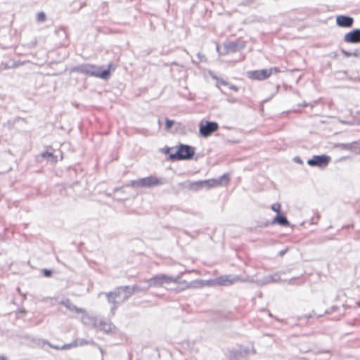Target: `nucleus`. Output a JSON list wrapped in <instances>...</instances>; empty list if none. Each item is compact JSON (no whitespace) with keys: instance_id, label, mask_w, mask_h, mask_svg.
<instances>
[{"instance_id":"1","label":"nucleus","mask_w":360,"mask_h":360,"mask_svg":"<svg viewBox=\"0 0 360 360\" xmlns=\"http://www.w3.org/2000/svg\"><path fill=\"white\" fill-rule=\"evenodd\" d=\"M195 148L190 145L180 143L176 148L165 147L162 152L170 161L190 160L193 158Z\"/></svg>"},{"instance_id":"2","label":"nucleus","mask_w":360,"mask_h":360,"mask_svg":"<svg viewBox=\"0 0 360 360\" xmlns=\"http://www.w3.org/2000/svg\"><path fill=\"white\" fill-rule=\"evenodd\" d=\"M70 72H78L103 79H108L110 76V70L109 68H105L103 66H96L89 63H83L73 66L70 69Z\"/></svg>"},{"instance_id":"3","label":"nucleus","mask_w":360,"mask_h":360,"mask_svg":"<svg viewBox=\"0 0 360 360\" xmlns=\"http://www.w3.org/2000/svg\"><path fill=\"white\" fill-rule=\"evenodd\" d=\"M167 182V181L165 178H158L157 176L150 175L147 177L132 180L127 186L134 188H152L154 186L164 185Z\"/></svg>"},{"instance_id":"4","label":"nucleus","mask_w":360,"mask_h":360,"mask_svg":"<svg viewBox=\"0 0 360 360\" xmlns=\"http://www.w3.org/2000/svg\"><path fill=\"white\" fill-rule=\"evenodd\" d=\"M246 42L241 39L226 41L222 46L217 45V51L219 55L224 56L240 51L245 47Z\"/></svg>"},{"instance_id":"5","label":"nucleus","mask_w":360,"mask_h":360,"mask_svg":"<svg viewBox=\"0 0 360 360\" xmlns=\"http://www.w3.org/2000/svg\"><path fill=\"white\" fill-rule=\"evenodd\" d=\"M122 288L121 286L117 287L113 291L108 292H103L105 295L108 302L111 304L110 312L114 314L115 310L117 307L123 303L124 301H122Z\"/></svg>"},{"instance_id":"6","label":"nucleus","mask_w":360,"mask_h":360,"mask_svg":"<svg viewBox=\"0 0 360 360\" xmlns=\"http://www.w3.org/2000/svg\"><path fill=\"white\" fill-rule=\"evenodd\" d=\"M219 129V124L214 121H201L199 124V134L202 137L207 138Z\"/></svg>"},{"instance_id":"7","label":"nucleus","mask_w":360,"mask_h":360,"mask_svg":"<svg viewBox=\"0 0 360 360\" xmlns=\"http://www.w3.org/2000/svg\"><path fill=\"white\" fill-rule=\"evenodd\" d=\"M170 281H172L171 276L160 274L144 280L143 282L148 284V287L150 288L162 287L165 284H169Z\"/></svg>"},{"instance_id":"8","label":"nucleus","mask_w":360,"mask_h":360,"mask_svg":"<svg viewBox=\"0 0 360 360\" xmlns=\"http://www.w3.org/2000/svg\"><path fill=\"white\" fill-rule=\"evenodd\" d=\"M331 158L328 155H314L307 160V164L311 167H317L321 169L326 167L330 163Z\"/></svg>"},{"instance_id":"9","label":"nucleus","mask_w":360,"mask_h":360,"mask_svg":"<svg viewBox=\"0 0 360 360\" xmlns=\"http://www.w3.org/2000/svg\"><path fill=\"white\" fill-rule=\"evenodd\" d=\"M271 224H278L282 226H289L290 221L288 220L286 216L283 212H278L276 214L271 221H266L264 222H261L258 226L261 228L267 227Z\"/></svg>"},{"instance_id":"10","label":"nucleus","mask_w":360,"mask_h":360,"mask_svg":"<svg viewBox=\"0 0 360 360\" xmlns=\"http://www.w3.org/2000/svg\"><path fill=\"white\" fill-rule=\"evenodd\" d=\"M98 328L107 335H116L118 333L117 328L110 321L105 319H100Z\"/></svg>"},{"instance_id":"11","label":"nucleus","mask_w":360,"mask_h":360,"mask_svg":"<svg viewBox=\"0 0 360 360\" xmlns=\"http://www.w3.org/2000/svg\"><path fill=\"white\" fill-rule=\"evenodd\" d=\"M248 356V348L238 346L229 351V358L230 360H245Z\"/></svg>"},{"instance_id":"12","label":"nucleus","mask_w":360,"mask_h":360,"mask_svg":"<svg viewBox=\"0 0 360 360\" xmlns=\"http://www.w3.org/2000/svg\"><path fill=\"white\" fill-rule=\"evenodd\" d=\"M211 181L207 180H199L196 181H186L182 184L185 188H188L192 191H197L203 187L210 188L209 184Z\"/></svg>"},{"instance_id":"13","label":"nucleus","mask_w":360,"mask_h":360,"mask_svg":"<svg viewBox=\"0 0 360 360\" xmlns=\"http://www.w3.org/2000/svg\"><path fill=\"white\" fill-rule=\"evenodd\" d=\"M239 280V276L236 275H224L217 277L214 279V283L218 285L228 286L233 284Z\"/></svg>"},{"instance_id":"14","label":"nucleus","mask_w":360,"mask_h":360,"mask_svg":"<svg viewBox=\"0 0 360 360\" xmlns=\"http://www.w3.org/2000/svg\"><path fill=\"white\" fill-rule=\"evenodd\" d=\"M354 21V18L349 15H340L336 17V25L340 27H352L353 26Z\"/></svg>"},{"instance_id":"15","label":"nucleus","mask_w":360,"mask_h":360,"mask_svg":"<svg viewBox=\"0 0 360 360\" xmlns=\"http://www.w3.org/2000/svg\"><path fill=\"white\" fill-rule=\"evenodd\" d=\"M344 41L347 43H360V29L355 28L347 32L344 37Z\"/></svg>"},{"instance_id":"16","label":"nucleus","mask_w":360,"mask_h":360,"mask_svg":"<svg viewBox=\"0 0 360 360\" xmlns=\"http://www.w3.org/2000/svg\"><path fill=\"white\" fill-rule=\"evenodd\" d=\"M337 147L345 150H349L355 154L360 153V141H353L352 143H340L337 145Z\"/></svg>"},{"instance_id":"17","label":"nucleus","mask_w":360,"mask_h":360,"mask_svg":"<svg viewBox=\"0 0 360 360\" xmlns=\"http://www.w3.org/2000/svg\"><path fill=\"white\" fill-rule=\"evenodd\" d=\"M207 181H211L209 184L210 188L220 185H226L230 181V175L226 173L217 179H207Z\"/></svg>"},{"instance_id":"18","label":"nucleus","mask_w":360,"mask_h":360,"mask_svg":"<svg viewBox=\"0 0 360 360\" xmlns=\"http://www.w3.org/2000/svg\"><path fill=\"white\" fill-rule=\"evenodd\" d=\"M269 78L266 69L249 71V79L262 81Z\"/></svg>"},{"instance_id":"19","label":"nucleus","mask_w":360,"mask_h":360,"mask_svg":"<svg viewBox=\"0 0 360 360\" xmlns=\"http://www.w3.org/2000/svg\"><path fill=\"white\" fill-rule=\"evenodd\" d=\"M60 303V304L64 305L70 311H75L77 314L85 313L86 312V310L84 309H83V308H78L68 298L63 300Z\"/></svg>"},{"instance_id":"20","label":"nucleus","mask_w":360,"mask_h":360,"mask_svg":"<svg viewBox=\"0 0 360 360\" xmlns=\"http://www.w3.org/2000/svg\"><path fill=\"white\" fill-rule=\"evenodd\" d=\"M194 128L188 127L181 122H176L174 126V132L181 135H186L188 132H193Z\"/></svg>"},{"instance_id":"21","label":"nucleus","mask_w":360,"mask_h":360,"mask_svg":"<svg viewBox=\"0 0 360 360\" xmlns=\"http://www.w3.org/2000/svg\"><path fill=\"white\" fill-rule=\"evenodd\" d=\"M193 287V285L191 283H188L186 280H182L176 288L171 290L175 291L176 292H180L186 289H188Z\"/></svg>"},{"instance_id":"22","label":"nucleus","mask_w":360,"mask_h":360,"mask_svg":"<svg viewBox=\"0 0 360 360\" xmlns=\"http://www.w3.org/2000/svg\"><path fill=\"white\" fill-rule=\"evenodd\" d=\"M121 288H122V292L123 295L122 300V301H126L134 294V289L130 285H123Z\"/></svg>"},{"instance_id":"23","label":"nucleus","mask_w":360,"mask_h":360,"mask_svg":"<svg viewBox=\"0 0 360 360\" xmlns=\"http://www.w3.org/2000/svg\"><path fill=\"white\" fill-rule=\"evenodd\" d=\"M42 158H47L51 163H56L58 158L52 152L44 151L41 154Z\"/></svg>"},{"instance_id":"24","label":"nucleus","mask_w":360,"mask_h":360,"mask_svg":"<svg viewBox=\"0 0 360 360\" xmlns=\"http://www.w3.org/2000/svg\"><path fill=\"white\" fill-rule=\"evenodd\" d=\"M281 281V276L278 273H275L271 275H268L264 278V281L266 283H276Z\"/></svg>"},{"instance_id":"25","label":"nucleus","mask_w":360,"mask_h":360,"mask_svg":"<svg viewBox=\"0 0 360 360\" xmlns=\"http://www.w3.org/2000/svg\"><path fill=\"white\" fill-rule=\"evenodd\" d=\"M27 340H30V341H32L34 342L36 345H39L41 342L45 345V344H47L49 345L52 348H54L56 349H60V347L59 346H56V345H51L48 341L46 340H41V339H34V338H27Z\"/></svg>"},{"instance_id":"26","label":"nucleus","mask_w":360,"mask_h":360,"mask_svg":"<svg viewBox=\"0 0 360 360\" xmlns=\"http://www.w3.org/2000/svg\"><path fill=\"white\" fill-rule=\"evenodd\" d=\"M131 288L133 290V292L134 293L135 292H146L150 288L148 287V284L147 285V286H141V285H131Z\"/></svg>"},{"instance_id":"27","label":"nucleus","mask_w":360,"mask_h":360,"mask_svg":"<svg viewBox=\"0 0 360 360\" xmlns=\"http://www.w3.org/2000/svg\"><path fill=\"white\" fill-rule=\"evenodd\" d=\"M78 345L77 340H74L70 344H65L60 347V350L69 349Z\"/></svg>"},{"instance_id":"28","label":"nucleus","mask_w":360,"mask_h":360,"mask_svg":"<svg viewBox=\"0 0 360 360\" xmlns=\"http://www.w3.org/2000/svg\"><path fill=\"white\" fill-rule=\"evenodd\" d=\"M175 122L172 120H169L168 118H166L165 120V129L169 130L172 129V126L175 125Z\"/></svg>"},{"instance_id":"29","label":"nucleus","mask_w":360,"mask_h":360,"mask_svg":"<svg viewBox=\"0 0 360 360\" xmlns=\"http://www.w3.org/2000/svg\"><path fill=\"white\" fill-rule=\"evenodd\" d=\"M266 70L267 71L269 77L273 74H276V73L280 72L279 68H276V67H273L269 69H266Z\"/></svg>"},{"instance_id":"30","label":"nucleus","mask_w":360,"mask_h":360,"mask_svg":"<svg viewBox=\"0 0 360 360\" xmlns=\"http://www.w3.org/2000/svg\"><path fill=\"white\" fill-rule=\"evenodd\" d=\"M46 14L44 12H39L37 15V20L38 22H44L46 20Z\"/></svg>"},{"instance_id":"31","label":"nucleus","mask_w":360,"mask_h":360,"mask_svg":"<svg viewBox=\"0 0 360 360\" xmlns=\"http://www.w3.org/2000/svg\"><path fill=\"white\" fill-rule=\"evenodd\" d=\"M271 210L273 211L276 212V214H278V212H281V205L278 202L274 203L271 206Z\"/></svg>"},{"instance_id":"32","label":"nucleus","mask_w":360,"mask_h":360,"mask_svg":"<svg viewBox=\"0 0 360 360\" xmlns=\"http://www.w3.org/2000/svg\"><path fill=\"white\" fill-rule=\"evenodd\" d=\"M339 309V307L337 305L332 306L330 309L325 311V314H331Z\"/></svg>"},{"instance_id":"33","label":"nucleus","mask_w":360,"mask_h":360,"mask_svg":"<svg viewBox=\"0 0 360 360\" xmlns=\"http://www.w3.org/2000/svg\"><path fill=\"white\" fill-rule=\"evenodd\" d=\"M42 274L45 277H51L53 274V271L51 269H42Z\"/></svg>"},{"instance_id":"34","label":"nucleus","mask_w":360,"mask_h":360,"mask_svg":"<svg viewBox=\"0 0 360 360\" xmlns=\"http://www.w3.org/2000/svg\"><path fill=\"white\" fill-rule=\"evenodd\" d=\"M171 278H172V281H170L169 283H174L179 284L182 281L181 278H180V276H171Z\"/></svg>"},{"instance_id":"35","label":"nucleus","mask_w":360,"mask_h":360,"mask_svg":"<svg viewBox=\"0 0 360 360\" xmlns=\"http://www.w3.org/2000/svg\"><path fill=\"white\" fill-rule=\"evenodd\" d=\"M197 56H198V58H199V60L200 61H203V60L205 61L206 60L205 56L203 54L200 53H197Z\"/></svg>"},{"instance_id":"36","label":"nucleus","mask_w":360,"mask_h":360,"mask_svg":"<svg viewBox=\"0 0 360 360\" xmlns=\"http://www.w3.org/2000/svg\"><path fill=\"white\" fill-rule=\"evenodd\" d=\"M352 56L360 57V49H356L352 52Z\"/></svg>"},{"instance_id":"37","label":"nucleus","mask_w":360,"mask_h":360,"mask_svg":"<svg viewBox=\"0 0 360 360\" xmlns=\"http://www.w3.org/2000/svg\"><path fill=\"white\" fill-rule=\"evenodd\" d=\"M342 52L344 54V56H346V57H351V56H352V52L345 51V50H342Z\"/></svg>"},{"instance_id":"38","label":"nucleus","mask_w":360,"mask_h":360,"mask_svg":"<svg viewBox=\"0 0 360 360\" xmlns=\"http://www.w3.org/2000/svg\"><path fill=\"white\" fill-rule=\"evenodd\" d=\"M293 160L297 162V163H299V164H302V160H301V158L299 157V156H296L293 158Z\"/></svg>"},{"instance_id":"39","label":"nucleus","mask_w":360,"mask_h":360,"mask_svg":"<svg viewBox=\"0 0 360 360\" xmlns=\"http://www.w3.org/2000/svg\"><path fill=\"white\" fill-rule=\"evenodd\" d=\"M287 251H288V248H286V249H285V250H281V251L278 252V255L279 256L282 257V256H283V255L287 252Z\"/></svg>"},{"instance_id":"40","label":"nucleus","mask_w":360,"mask_h":360,"mask_svg":"<svg viewBox=\"0 0 360 360\" xmlns=\"http://www.w3.org/2000/svg\"><path fill=\"white\" fill-rule=\"evenodd\" d=\"M118 191H122V187H116L113 189V193H116Z\"/></svg>"},{"instance_id":"41","label":"nucleus","mask_w":360,"mask_h":360,"mask_svg":"<svg viewBox=\"0 0 360 360\" xmlns=\"http://www.w3.org/2000/svg\"><path fill=\"white\" fill-rule=\"evenodd\" d=\"M262 312H266L268 314V316H270V317H273V315L271 314V313L269 311H266L265 309H262L261 310Z\"/></svg>"},{"instance_id":"42","label":"nucleus","mask_w":360,"mask_h":360,"mask_svg":"<svg viewBox=\"0 0 360 360\" xmlns=\"http://www.w3.org/2000/svg\"><path fill=\"white\" fill-rule=\"evenodd\" d=\"M319 353H326V354H328V355H330V351L329 350L319 352Z\"/></svg>"},{"instance_id":"43","label":"nucleus","mask_w":360,"mask_h":360,"mask_svg":"<svg viewBox=\"0 0 360 360\" xmlns=\"http://www.w3.org/2000/svg\"><path fill=\"white\" fill-rule=\"evenodd\" d=\"M105 195H107L108 197H112V194L111 193H105Z\"/></svg>"},{"instance_id":"44","label":"nucleus","mask_w":360,"mask_h":360,"mask_svg":"<svg viewBox=\"0 0 360 360\" xmlns=\"http://www.w3.org/2000/svg\"><path fill=\"white\" fill-rule=\"evenodd\" d=\"M311 317H312V315H311V314H308V315H305V318H306V319H309V318H311Z\"/></svg>"},{"instance_id":"45","label":"nucleus","mask_w":360,"mask_h":360,"mask_svg":"<svg viewBox=\"0 0 360 360\" xmlns=\"http://www.w3.org/2000/svg\"><path fill=\"white\" fill-rule=\"evenodd\" d=\"M84 343H86V342L84 340H82L81 343H80V345H84Z\"/></svg>"},{"instance_id":"46","label":"nucleus","mask_w":360,"mask_h":360,"mask_svg":"<svg viewBox=\"0 0 360 360\" xmlns=\"http://www.w3.org/2000/svg\"><path fill=\"white\" fill-rule=\"evenodd\" d=\"M0 360H6V357L5 356H0Z\"/></svg>"},{"instance_id":"47","label":"nucleus","mask_w":360,"mask_h":360,"mask_svg":"<svg viewBox=\"0 0 360 360\" xmlns=\"http://www.w3.org/2000/svg\"><path fill=\"white\" fill-rule=\"evenodd\" d=\"M220 84H226V82L224 80L220 81Z\"/></svg>"},{"instance_id":"48","label":"nucleus","mask_w":360,"mask_h":360,"mask_svg":"<svg viewBox=\"0 0 360 360\" xmlns=\"http://www.w3.org/2000/svg\"><path fill=\"white\" fill-rule=\"evenodd\" d=\"M253 230H255L254 228H252V227L249 228V231H252Z\"/></svg>"},{"instance_id":"49","label":"nucleus","mask_w":360,"mask_h":360,"mask_svg":"<svg viewBox=\"0 0 360 360\" xmlns=\"http://www.w3.org/2000/svg\"><path fill=\"white\" fill-rule=\"evenodd\" d=\"M342 307L344 308V311H345L346 309V306L345 304H342Z\"/></svg>"},{"instance_id":"50","label":"nucleus","mask_w":360,"mask_h":360,"mask_svg":"<svg viewBox=\"0 0 360 360\" xmlns=\"http://www.w3.org/2000/svg\"><path fill=\"white\" fill-rule=\"evenodd\" d=\"M56 259H57V261H58V262H60V261H59V258H58V257H57V258H56Z\"/></svg>"}]
</instances>
